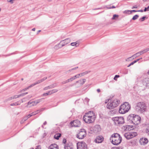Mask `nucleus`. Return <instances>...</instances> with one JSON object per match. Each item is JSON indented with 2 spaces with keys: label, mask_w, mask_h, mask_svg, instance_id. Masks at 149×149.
Here are the masks:
<instances>
[{
  "label": "nucleus",
  "mask_w": 149,
  "mask_h": 149,
  "mask_svg": "<svg viewBox=\"0 0 149 149\" xmlns=\"http://www.w3.org/2000/svg\"><path fill=\"white\" fill-rule=\"evenodd\" d=\"M71 126L72 127H79L81 125L80 122L78 120H75L70 123Z\"/></svg>",
  "instance_id": "nucleus-11"
},
{
  "label": "nucleus",
  "mask_w": 149,
  "mask_h": 149,
  "mask_svg": "<svg viewBox=\"0 0 149 149\" xmlns=\"http://www.w3.org/2000/svg\"><path fill=\"white\" fill-rule=\"evenodd\" d=\"M28 116H26L24 118V120L25 121L26 120L28 119Z\"/></svg>",
  "instance_id": "nucleus-56"
},
{
  "label": "nucleus",
  "mask_w": 149,
  "mask_h": 149,
  "mask_svg": "<svg viewBox=\"0 0 149 149\" xmlns=\"http://www.w3.org/2000/svg\"><path fill=\"white\" fill-rule=\"evenodd\" d=\"M47 93H48V95H50L52 94V92H51V91H49L47 92Z\"/></svg>",
  "instance_id": "nucleus-60"
},
{
  "label": "nucleus",
  "mask_w": 149,
  "mask_h": 149,
  "mask_svg": "<svg viewBox=\"0 0 149 149\" xmlns=\"http://www.w3.org/2000/svg\"><path fill=\"white\" fill-rule=\"evenodd\" d=\"M13 97H9L8 98V100H12V99H13V98H12Z\"/></svg>",
  "instance_id": "nucleus-59"
},
{
  "label": "nucleus",
  "mask_w": 149,
  "mask_h": 149,
  "mask_svg": "<svg viewBox=\"0 0 149 149\" xmlns=\"http://www.w3.org/2000/svg\"><path fill=\"white\" fill-rule=\"evenodd\" d=\"M75 79L74 78V77H72L71 78H70V79H68V81H72L73 80H74Z\"/></svg>",
  "instance_id": "nucleus-38"
},
{
  "label": "nucleus",
  "mask_w": 149,
  "mask_h": 149,
  "mask_svg": "<svg viewBox=\"0 0 149 149\" xmlns=\"http://www.w3.org/2000/svg\"><path fill=\"white\" fill-rule=\"evenodd\" d=\"M144 81L143 82V85L148 87V88H149V79L148 78H146L144 79Z\"/></svg>",
  "instance_id": "nucleus-21"
},
{
  "label": "nucleus",
  "mask_w": 149,
  "mask_h": 149,
  "mask_svg": "<svg viewBox=\"0 0 149 149\" xmlns=\"http://www.w3.org/2000/svg\"><path fill=\"white\" fill-rule=\"evenodd\" d=\"M52 94L53 93H56L58 91V90L57 89H53L52 90H51Z\"/></svg>",
  "instance_id": "nucleus-32"
},
{
  "label": "nucleus",
  "mask_w": 149,
  "mask_h": 149,
  "mask_svg": "<svg viewBox=\"0 0 149 149\" xmlns=\"http://www.w3.org/2000/svg\"><path fill=\"white\" fill-rule=\"evenodd\" d=\"M40 100H38L34 101H29L28 103V107H30L32 106L36 105L37 104L39 103L40 102Z\"/></svg>",
  "instance_id": "nucleus-14"
},
{
  "label": "nucleus",
  "mask_w": 149,
  "mask_h": 149,
  "mask_svg": "<svg viewBox=\"0 0 149 149\" xmlns=\"http://www.w3.org/2000/svg\"><path fill=\"white\" fill-rule=\"evenodd\" d=\"M17 95H15L14 96H13L12 97H13L12 98H13V99H16V98H18V97H17Z\"/></svg>",
  "instance_id": "nucleus-52"
},
{
  "label": "nucleus",
  "mask_w": 149,
  "mask_h": 149,
  "mask_svg": "<svg viewBox=\"0 0 149 149\" xmlns=\"http://www.w3.org/2000/svg\"><path fill=\"white\" fill-rule=\"evenodd\" d=\"M137 135V133L136 132H127L125 133L124 136L127 139H130L136 136Z\"/></svg>",
  "instance_id": "nucleus-8"
},
{
  "label": "nucleus",
  "mask_w": 149,
  "mask_h": 149,
  "mask_svg": "<svg viewBox=\"0 0 149 149\" xmlns=\"http://www.w3.org/2000/svg\"><path fill=\"white\" fill-rule=\"evenodd\" d=\"M134 118L133 124L135 125H136L140 123L141 121V117L138 115H134Z\"/></svg>",
  "instance_id": "nucleus-12"
},
{
  "label": "nucleus",
  "mask_w": 149,
  "mask_h": 149,
  "mask_svg": "<svg viewBox=\"0 0 149 149\" xmlns=\"http://www.w3.org/2000/svg\"><path fill=\"white\" fill-rule=\"evenodd\" d=\"M48 149H58V147L56 144L53 143L49 146Z\"/></svg>",
  "instance_id": "nucleus-19"
},
{
  "label": "nucleus",
  "mask_w": 149,
  "mask_h": 149,
  "mask_svg": "<svg viewBox=\"0 0 149 149\" xmlns=\"http://www.w3.org/2000/svg\"><path fill=\"white\" fill-rule=\"evenodd\" d=\"M57 86V84L56 83H54L49 86L45 87L44 88V90H46L52 88Z\"/></svg>",
  "instance_id": "nucleus-20"
},
{
  "label": "nucleus",
  "mask_w": 149,
  "mask_h": 149,
  "mask_svg": "<svg viewBox=\"0 0 149 149\" xmlns=\"http://www.w3.org/2000/svg\"><path fill=\"white\" fill-rule=\"evenodd\" d=\"M16 104L17 105V106L20 105L21 104V103H20L19 102V101L16 102Z\"/></svg>",
  "instance_id": "nucleus-54"
},
{
  "label": "nucleus",
  "mask_w": 149,
  "mask_h": 149,
  "mask_svg": "<svg viewBox=\"0 0 149 149\" xmlns=\"http://www.w3.org/2000/svg\"><path fill=\"white\" fill-rule=\"evenodd\" d=\"M29 89V88H28V87L26 88H25L24 89H22V91H25L26 90H27L28 89Z\"/></svg>",
  "instance_id": "nucleus-50"
},
{
  "label": "nucleus",
  "mask_w": 149,
  "mask_h": 149,
  "mask_svg": "<svg viewBox=\"0 0 149 149\" xmlns=\"http://www.w3.org/2000/svg\"><path fill=\"white\" fill-rule=\"evenodd\" d=\"M47 77H45L44 78L41 79L40 80V83L43 82L45 80L47 79Z\"/></svg>",
  "instance_id": "nucleus-35"
},
{
  "label": "nucleus",
  "mask_w": 149,
  "mask_h": 149,
  "mask_svg": "<svg viewBox=\"0 0 149 149\" xmlns=\"http://www.w3.org/2000/svg\"><path fill=\"white\" fill-rule=\"evenodd\" d=\"M130 10H125L123 11V13L124 14H130Z\"/></svg>",
  "instance_id": "nucleus-29"
},
{
  "label": "nucleus",
  "mask_w": 149,
  "mask_h": 149,
  "mask_svg": "<svg viewBox=\"0 0 149 149\" xmlns=\"http://www.w3.org/2000/svg\"><path fill=\"white\" fill-rule=\"evenodd\" d=\"M104 140V138L102 136H97L94 140V141L97 143H100L102 142Z\"/></svg>",
  "instance_id": "nucleus-16"
},
{
  "label": "nucleus",
  "mask_w": 149,
  "mask_h": 149,
  "mask_svg": "<svg viewBox=\"0 0 149 149\" xmlns=\"http://www.w3.org/2000/svg\"><path fill=\"white\" fill-rule=\"evenodd\" d=\"M149 10V5L147 7H145L144 10V12H146V11H148Z\"/></svg>",
  "instance_id": "nucleus-37"
},
{
  "label": "nucleus",
  "mask_w": 149,
  "mask_h": 149,
  "mask_svg": "<svg viewBox=\"0 0 149 149\" xmlns=\"http://www.w3.org/2000/svg\"><path fill=\"white\" fill-rule=\"evenodd\" d=\"M91 72L90 71H88L86 72H82L81 73V76H84L85 74H86Z\"/></svg>",
  "instance_id": "nucleus-27"
},
{
  "label": "nucleus",
  "mask_w": 149,
  "mask_h": 149,
  "mask_svg": "<svg viewBox=\"0 0 149 149\" xmlns=\"http://www.w3.org/2000/svg\"><path fill=\"white\" fill-rule=\"evenodd\" d=\"M78 67H76L74 68H73L72 69H71V70H75L77 69H78Z\"/></svg>",
  "instance_id": "nucleus-57"
},
{
  "label": "nucleus",
  "mask_w": 149,
  "mask_h": 149,
  "mask_svg": "<svg viewBox=\"0 0 149 149\" xmlns=\"http://www.w3.org/2000/svg\"><path fill=\"white\" fill-rule=\"evenodd\" d=\"M73 77L75 79H76V78H78L79 77L78 76V74L76 75L75 76H73Z\"/></svg>",
  "instance_id": "nucleus-55"
},
{
  "label": "nucleus",
  "mask_w": 149,
  "mask_h": 149,
  "mask_svg": "<svg viewBox=\"0 0 149 149\" xmlns=\"http://www.w3.org/2000/svg\"><path fill=\"white\" fill-rule=\"evenodd\" d=\"M73 146L71 143H67L64 145V149H73Z\"/></svg>",
  "instance_id": "nucleus-17"
},
{
  "label": "nucleus",
  "mask_w": 149,
  "mask_h": 149,
  "mask_svg": "<svg viewBox=\"0 0 149 149\" xmlns=\"http://www.w3.org/2000/svg\"><path fill=\"white\" fill-rule=\"evenodd\" d=\"M138 54H139V55H141L142 54V52L140 51L139 52H138L136 53L135 54V55H137Z\"/></svg>",
  "instance_id": "nucleus-43"
},
{
  "label": "nucleus",
  "mask_w": 149,
  "mask_h": 149,
  "mask_svg": "<svg viewBox=\"0 0 149 149\" xmlns=\"http://www.w3.org/2000/svg\"><path fill=\"white\" fill-rule=\"evenodd\" d=\"M38 113V112H37L36 111H34V112H33L32 113H31V114L32 115V116H34V115H36V114H37Z\"/></svg>",
  "instance_id": "nucleus-40"
},
{
  "label": "nucleus",
  "mask_w": 149,
  "mask_h": 149,
  "mask_svg": "<svg viewBox=\"0 0 149 149\" xmlns=\"http://www.w3.org/2000/svg\"><path fill=\"white\" fill-rule=\"evenodd\" d=\"M146 133L148 134V135H149V126H148L146 129Z\"/></svg>",
  "instance_id": "nucleus-33"
},
{
  "label": "nucleus",
  "mask_w": 149,
  "mask_h": 149,
  "mask_svg": "<svg viewBox=\"0 0 149 149\" xmlns=\"http://www.w3.org/2000/svg\"><path fill=\"white\" fill-rule=\"evenodd\" d=\"M120 136V135L118 133H114L111 135L110 138V139H113L114 138H116L117 137H119Z\"/></svg>",
  "instance_id": "nucleus-22"
},
{
  "label": "nucleus",
  "mask_w": 149,
  "mask_h": 149,
  "mask_svg": "<svg viewBox=\"0 0 149 149\" xmlns=\"http://www.w3.org/2000/svg\"><path fill=\"white\" fill-rule=\"evenodd\" d=\"M43 96H46L47 95H48V93H44L43 94Z\"/></svg>",
  "instance_id": "nucleus-58"
},
{
  "label": "nucleus",
  "mask_w": 149,
  "mask_h": 149,
  "mask_svg": "<svg viewBox=\"0 0 149 149\" xmlns=\"http://www.w3.org/2000/svg\"><path fill=\"white\" fill-rule=\"evenodd\" d=\"M134 117V114H131L129 115L127 118L128 123L133 124Z\"/></svg>",
  "instance_id": "nucleus-13"
},
{
  "label": "nucleus",
  "mask_w": 149,
  "mask_h": 149,
  "mask_svg": "<svg viewBox=\"0 0 149 149\" xmlns=\"http://www.w3.org/2000/svg\"><path fill=\"white\" fill-rule=\"evenodd\" d=\"M148 139L145 137L141 138L139 140V143L141 145H144L148 142Z\"/></svg>",
  "instance_id": "nucleus-15"
},
{
  "label": "nucleus",
  "mask_w": 149,
  "mask_h": 149,
  "mask_svg": "<svg viewBox=\"0 0 149 149\" xmlns=\"http://www.w3.org/2000/svg\"><path fill=\"white\" fill-rule=\"evenodd\" d=\"M115 124L117 125H120L124 123V118L122 117H115L112 118Z\"/></svg>",
  "instance_id": "nucleus-6"
},
{
  "label": "nucleus",
  "mask_w": 149,
  "mask_h": 149,
  "mask_svg": "<svg viewBox=\"0 0 149 149\" xmlns=\"http://www.w3.org/2000/svg\"><path fill=\"white\" fill-rule=\"evenodd\" d=\"M134 57V56H132L131 57L128 58H127V59L126 60V61H130L131 60V59H132V57Z\"/></svg>",
  "instance_id": "nucleus-42"
},
{
  "label": "nucleus",
  "mask_w": 149,
  "mask_h": 149,
  "mask_svg": "<svg viewBox=\"0 0 149 149\" xmlns=\"http://www.w3.org/2000/svg\"><path fill=\"white\" fill-rule=\"evenodd\" d=\"M24 96L23 93L21 94H20L19 95H18L17 96V97H18V98L19 97L21 96Z\"/></svg>",
  "instance_id": "nucleus-48"
},
{
  "label": "nucleus",
  "mask_w": 149,
  "mask_h": 149,
  "mask_svg": "<svg viewBox=\"0 0 149 149\" xmlns=\"http://www.w3.org/2000/svg\"><path fill=\"white\" fill-rule=\"evenodd\" d=\"M81 80H79L78 81H76V83H81Z\"/></svg>",
  "instance_id": "nucleus-64"
},
{
  "label": "nucleus",
  "mask_w": 149,
  "mask_h": 149,
  "mask_svg": "<svg viewBox=\"0 0 149 149\" xmlns=\"http://www.w3.org/2000/svg\"><path fill=\"white\" fill-rule=\"evenodd\" d=\"M118 15H116V14L114 15H113V17L112 18V19L113 20L115 19H116V18H118Z\"/></svg>",
  "instance_id": "nucleus-31"
},
{
  "label": "nucleus",
  "mask_w": 149,
  "mask_h": 149,
  "mask_svg": "<svg viewBox=\"0 0 149 149\" xmlns=\"http://www.w3.org/2000/svg\"><path fill=\"white\" fill-rule=\"evenodd\" d=\"M85 115L89 116H95V113L93 112V111H90L86 113Z\"/></svg>",
  "instance_id": "nucleus-23"
},
{
  "label": "nucleus",
  "mask_w": 149,
  "mask_h": 149,
  "mask_svg": "<svg viewBox=\"0 0 149 149\" xmlns=\"http://www.w3.org/2000/svg\"><path fill=\"white\" fill-rule=\"evenodd\" d=\"M32 116V115L31 114H29L27 116H28V118H29L30 117Z\"/></svg>",
  "instance_id": "nucleus-62"
},
{
  "label": "nucleus",
  "mask_w": 149,
  "mask_h": 149,
  "mask_svg": "<svg viewBox=\"0 0 149 149\" xmlns=\"http://www.w3.org/2000/svg\"><path fill=\"white\" fill-rule=\"evenodd\" d=\"M86 135V132L84 129H80L78 134L77 135V137L79 139H82L85 137Z\"/></svg>",
  "instance_id": "nucleus-7"
},
{
  "label": "nucleus",
  "mask_w": 149,
  "mask_h": 149,
  "mask_svg": "<svg viewBox=\"0 0 149 149\" xmlns=\"http://www.w3.org/2000/svg\"><path fill=\"white\" fill-rule=\"evenodd\" d=\"M81 80V83H80V84L82 85L83 84H84V83H85V82L86 81V79H84Z\"/></svg>",
  "instance_id": "nucleus-30"
},
{
  "label": "nucleus",
  "mask_w": 149,
  "mask_h": 149,
  "mask_svg": "<svg viewBox=\"0 0 149 149\" xmlns=\"http://www.w3.org/2000/svg\"><path fill=\"white\" fill-rule=\"evenodd\" d=\"M131 108L130 104L128 102H125L120 107L119 109V112L122 114L127 112Z\"/></svg>",
  "instance_id": "nucleus-1"
},
{
  "label": "nucleus",
  "mask_w": 149,
  "mask_h": 149,
  "mask_svg": "<svg viewBox=\"0 0 149 149\" xmlns=\"http://www.w3.org/2000/svg\"><path fill=\"white\" fill-rule=\"evenodd\" d=\"M66 142V140L65 139H63L62 143H63L65 144Z\"/></svg>",
  "instance_id": "nucleus-47"
},
{
  "label": "nucleus",
  "mask_w": 149,
  "mask_h": 149,
  "mask_svg": "<svg viewBox=\"0 0 149 149\" xmlns=\"http://www.w3.org/2000/svg\"><path fill=\"white\" fill-rule=\"evenodd\" d=\"M16 102L15 103H13L12 104H10V105L11 106H17L16 104Z\"/></svg>",
  "instance_id": "nucleus-51"
},
{
  "label": "nucleus",
  "mask_w": 149,
  "mask_h": 149,
  "mask_svg": "<svg viewBox=\"0 0 149 149\" xmlns=\"http://www.w3.org/2000/svg\"><path fill=\"white\" fill-rule=\"evenodd\" d=\"M124 129L126 131H130L134 129V127L132 125H126L125 127L124 126Z\"/></svg>",
  "instance_id": "nucleus-18"
},
{
  "label": "nucleus",
  "mask_w": 149,
  "mask_h": 149,
  "mask_svg": "<svg viewBox=\"0 0 149 149\" xmlns=\"http://www.w3.org/2000/svg\"><path fill=\"white\" fill-rule=\"evenodd\" d=\"M95 118V116L84 115L83 119L85 123L90 124L92 123L94 121Z\"/></svg>",
  "instance_id": "nucleus-5"
},
{
  "label": "nucleus",
  "mask_w": 149,
  "mask_h": 149,
  "mask_svg": "<svg viewBox=\"0 0 149 149\" xmlns=\"http://www.w3.org/2000/svg\"><path fill=\"white\" fill-rule=\"evenodd\" d=\"M113 149H123L121 147H114Z\"/></svg>",
  "instance_id": "nucleus-45"
},
{
  "label": "nucleus",
  "mask_w": 149,
  "mask_h": 149,
  "mask_svg": "<svg viewBox=\"0 0 149 149\" xmlns=\"http://www.w3.org/2000/svg\"><path fill=\"white\" fill-rule=\"evenodd\" d=\"M40 80L37 81L34 83L35 84V85L40 84Z\"/></svg>",
  "instance_id": "nucleus-44"
},
{
  "label": "nucleus",
  "mask_w": 149,
  "mask_h": 149,
  "mask_svg": "<svg viewBox=\"0 0 149 149\" xmlns=\"http://www.w3.org/2000/svg\"><path fill=\"white\" fill-rule=\"evenodd\" d=\"M77 149H87L86 144L83 141L77 143Z\"/></svg>",
  "instance_id": "nucleus-10"
},
{
  "label": "nucleus",
  "mask_w": 149,
  "mask_h": 149,
  "mask_svg": "<svg viewBox=\"0 0 149 149\" xmlns=\"http://www.w3.org/2000/svg\"><path fill=\"white\" fill-rule=\"evenodd\" d=\"M120 77V76L119 75H116L114 78H113V79L115 80H117V78H119V77Z\"/></svg>",
  "instance_id": "nucleus-36"
},
{
  "label": "nucleus",
  "mask_w": 149,
  "mask_h": 149,
  "mask_svg": "<svg viewBox=\"0 0 149 149\" xmlns=\"http://www.w3.org/2000/svg\"><path fill=\"white\" fill-rule=\"evenodd\" d=\"M94 128L95 129H97V131H99L101 130V128L100 126L98 125H95L94 127Z\"/></svg>",
  "instance_id": "nucleus-25"
},
{
  "label": "nucleus",
  "mask_w": 149,
  "mask_h": 149,
  "mask_svg": "<svg viewBox=\"0 0 149 149\" xmlns=\"http://www.w3.org/2000/svg\"><path fill=\"white\" fill-rule=\"evenodd\" d=\"M137 8V7L136 6V5L133 6L132 8V9L134 8Z\"/></svg>",
  "instance_id": "nucleus-63"
},
{
  "label": "nucleus",
  "mask_w": 149,
  "mask_h": 149,
  "mask_svg": "<svg viewBox=\"0 0 149 149\" xmlns=\"http://www.w3.org/2000/svg\"><path fill=\"white\" fill-rule=\"evenodd\" d=\"M135 108L137 111L143 113L146 111L147 106L144 102H139L136 104Z\"/></svg>",
  "instance_id": "nucleus-2"
},
{
  "label": "nucleus",
  "mask_w": 149,
  "mask_h": 149,
  "mask_svg": "<svg viewBox=\"0 0 149 149\" xmlns=\"http://www.w3.org/2000/svg\"><path fill=\"white\" fill-rule=\"evenodd\" d=\"M35 85V84L34 83L33 84H31V85H30L28 87L29 88H31L34 86Z\"/></svg>",
  "instance_id": "nucleus-46"
},
{
  "label": "nucleus",
  "mask_w": 149,
  "mask_h": 149,
  "mask_svg": "<svg viewBox=\"0 0 149 149\" xmlns=\"http://www.w3.org/2000/svg\"><path fill=\"white\" fill-rule=\"evenodd\" d=\"M69 81H68V79L67 80L65 81H63V82H61V84H65L68 82H69Z\"/></svg>",
  "instance_id": "nucleus-41"
},
{
  "label": "nucleus",
  "mask_w": 149,
  "mask_h": 149,
  "mask_svg": "<svg viewBox=\"0 0 149 149\" xmlns=\"http://www.w3.org/2000/svg\"><path fill=\"white\" fill-rule=\"evenodd\" d=\"M149 51V48H146V49H145L144 50H143V51L145 53Z\"/></svg>",
  "instance_id": "nucleus-39"
},
{
  "label": "nucleus",
  "mask_w": 149,
  "mask_h": 149,
  "mask_svg": "<svg viewBox=\"0 0 149 149\" xmlns=\"http://www.w3.org/2000/svg\"><path fill=\"white\" fill-rule=\"evenodd\" d=\"M61 134L60 133H58L56 134L54 136V138L58 140L59 138L61 136Z\"/></svg>",
  "instance_id": "nucleus-24"
},
{
  "label": "nucleus",
  "mask_w": 149,
  "mask_h": 149,
  "mask_svg": "<svg viewBox=\"0 0 149 149\" xmlns=\"http://www.w3.org/2000/svg\"><path fill=\"white\" fill-rule=\"evenodd\" d=\"M148 18L147 17H146V16H143L142 17L140 18L139 19V21H140L141 22H143V21L146 19H147Z\"/></svg>",
  "instance_id": "nucleus-26"
},
{
  "label": "nucleus",
  "mask_w": 149,
  "mask_h": 149,
  "mask_svg": "<svg viewBox=\"0 0 149 149\" xmlns=\"http://www.w3.org/2000/svg\"><path fill=\"white\" fill-rule=\"evenodd\" d=\"M120 101L118 99H116L111 100L110 103H108L106 106L108 109H112L118 106L120 104Z\"/></svg>",
  "instance_id": "nucleus-3"
},
{
  "label": "nucleus",
  "mask_w": 149,
  "mask_h": 149,
  "mask_svg": "<svg viewBox=\"0 0 149 149\" xmlns=\"http://www.w3.org/2000/svg\"><path fill=\"white\" fill-rule=\"evenodd\" d=\"M139 17V16L138 15H136L133 17L132 19L133 20H135L137 19Z\"/></svg>",
  "instance_id": "nucleus-28"
},
{
  "label": "nucleus",
  "mask_w": 149,
  "mask_h": 149,
  "mask_svg": "<svg viewBox=\"0 0 149 149\" xmlns=\"http://www.w3.org/2000/svg\"><path fill=\"white\" fill-rule=\"evenodd\" d=\"M15 0H10L9 1V2L11 4H13V1Z\"/></svg>",
  "instance_id": "nucleus-53"
},
{
  "label": "nucleus",
  "mask_w": 149,
  "mask_h": 149,
  "mask_svg": "<svg viewBox=\"0 0 149 149\" xmlns=\"http://www.w3.org/2000/svg\"><path fill=\"white\" fill-rule=\"evenodd\" d=\"M130 13L131 14L132 13V12H137V10H130Z\"/></svg>",
  "instance_id": "nucleus-49"
},
{
  "label": "nucleus",
  "mask_w": 149,
  "mask_h": 149,
  "mask_svg": "<svg viewBox=\"0 0 149 149\" xmlns=\"http://www.w3.org/2000/svg\"><path fill=\"white\" fill-rule=\"evenodd\" d=\"M144 11V10H137V12H143Z\"/></svg>",
  "instance_id": "nucleus-61"
},
{
  "label": "nucleus",
  "mask_w": 149,
  "mask_h": 149,
  "mask_svg": "<svg viewBox=\"0 0 149 149\" xmlns=\"http://www.w3.org/2000/svg\"><path fill=\"white\" fill-rule=\"evenodd\" d=\"M111 141L113 144L115 145H117L119 144L122 141V137L120 136L119 137H116V138L110 139Z\"/></svg>",
  "instance_id": "nucleus-9"
},
{
  "label": "nucleus",
  "mask_w": 149,
  "mask_h": 149,
  "mask_svg": "<svg viewBox=\"0 0 149 149\" xmlns=\"http://www.w3.org/2000/svg\"><path fill=\"white\" fill-rule=\"evenodd\" d=\"M77 42H72L70 44V45L72 46H76L77 45Z\"/></svg>",
  "instance_id": "nucleus-34"
},
{
  "label": "nucleus",
  "mask_w": 149,
  "mask_h": 149,
  "mask_svg": "<svg viewBox=\"0 0 149 149\" xmlns=\"http://www.w3.org/2000/svg\"><path fill=\"white\" fill-rule=\"evenodd\" d=\"M70 41L71 40L69 38H67L64 40H62L57 45L55 46V48L56 49H58L59 48H61L63 47L70 43Z\"/></svg>",
  "instance_id": "nucleus-4"
}]
</instances>
